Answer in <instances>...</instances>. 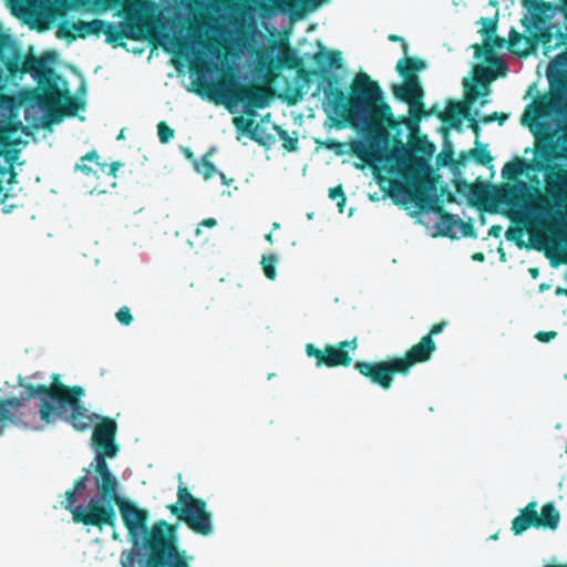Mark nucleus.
<instances>
[{
    "instance_id": "nucleus-1",
    "label": "nucleus",
    "mask_w": 567,
    "mask_h": 567,
    "mask_svg": "<svg viewBox=\"0 0 567 567\" xmlns=\"http://www.w3.org/2000/svg\"><path fill=\"white\" fill-rule=\"evenodd\" d=\"M322 110L330 126L342 130L351 126L359 138L350 142L351 152L368 165L380 164L391 173L406 169L412 159L410 147L401 145L386 152L389 133L371 118V103L383 97V91L365 72H359L352 83V95L348 99L334 89L331 81L323 87Z\"/></svg>"
},
{
    "instance_id": "nucleus-2",
    "label": "nucleus",
    "mask_w": 567,
    "mask_h": 567,
    "mask_svg": "<svg viewBox=\"0 0 567 567\" xmlns=\"http://www.w3.org/2000/svg\"><path fill=\"white\" fill-rule=\"evenodd\" d=\"M84 396L82 386L63 384L60 374H52L49 385L38 384V431H45L59 421H64L78 432L92 430L90 446L93 458L100 455L104 461L114 460L121 452L116 440L117 423L114 419L91 412L82 401Z\"/></svg>"
},
{
    "instance_id": "nucleus-3",
    "label": "nucleus",
    "mask_w": 567,
    "mask_h": 567,
    "mask_svg": "<svg viewBox=\"0 0 567 567\" xmlns=\"http://www.w3.org/2000/svg\"><path fill=\"white\" fill-rule=\"evenodd\" d=\"M121 488L122 484L107 461L99 455L83 468V475L74 481L73 488L65 493L63 505L76 523L100 529L114 527L117 520L115 503L123 497Z\"/></svg>"
},
{
    "instance_id": "nucleus-4",
    "label": "nucleus",
    "mask_w": 567,
    "mask_h": 567,
    "mask_svg": "<svg viewBox=\"0 0 567 567\" xmlns=\"http://www.w3.org/2000/svg\"><path fill=\"white\" fill-rule=\"evenodd\" d=\"M60 54L49 51L38 56V132L44 131L43 138L53 133V126L61 124L66 117L84 116L78 112L85 111L86 82L81 75V86L75 95L70 84L59 73Z\"/></svg>"
},
{
    "instance_id": "nucleus-5",
    "label": "nucleus",
    "mask_w": 567,
    "mask_h": 567,
    "mask_svg": "<svg viewBox=\"0 0 567 567\" xmlns=\"http://www.w3.org/2000/svg\"><path fill=\"white\" fill-rule=\"evenodd\" d=\"M549 86L551 95L539 96L527 105L522 116V123L528 126L538 140L537 151L528 168L546 176L556 173L563 162L558 153L560 138L554 141L547 140V136L560 132L567 120V105H558L560 95L550 84ZM560 150L567 151L564 145Z\"/></svg>"
},
{
    "instance_id": "nucleus-6",
    "label": "nucleus",
    "mask_w": 567,
    "mask_h": 567,
    "mask_svg": "<svg viewBox=\"0 0 567 567\" xmlns=\"http://www.w3.org/2000/svg\"><path fill=\"white\" fill-rule=\"evenodd\" d=\"M233 24L225 25L224 38L228 47L239 55L254 59L257 64L252 70V79L267 81L274 70L281 69L282 59L275 48L268 51H260L257 39L262 34L257 29L259 17L258 7L252 3H245L234 9L230 13Z\"/></svg>"
},
{
    "instance_id": "nucleus-7",
    "label": "nucleus",
    "mask_w": 567,
    "mask_h": 567,
    "mask_svg": "<svg viewBox=\"0 0 567 567\" xmlns=\"http://www.w3.org/2000/svg\"><path fill=\"white\" fill-rule=\"evenodd\" d=\"M496 78L497 74L493 68L477 64L474 68L473 75L464 78L463 80L466 102L449 104L441 113V120L449 123L451 127L457 128L462 123V117H465L470 122V125L474 130L476 136L480 135L477 122L488 124L499 120V123L503 124L507 118L506 115L494 112L489 116L481 117L480 110H473L470 106V104H474L476 102L480 103V106H485L491 102L488 99L491 93L488 84Z\"/></svg>"
},
{
    "instance_id": "nucleus-8",
    "label": "nucleus",
    "mask_w": 567,
    "mask_h": 567,
    "mask_svg": "<svg viewBox=\"0 0 567 567\" xmlns=\"http://www.w3.org/2000/svg\"><path fill=\"white\" fill-rule=\"evenodd\" d=\"M194 557L179 546L177 528L166 520H159L152 527L147 551L142 556L122 554L123 567H190Z\"/></svg>"
},
{
    "instance_id": "nucleus-9",
    "label": "nucleus",
    "mask_w": 567,
    "mask_h": 567,
    "mask_svg": "<svg viewBox=\"0 0 567 567\" xmlns=\"http://www.w3.org/2000/svg\"><path fill=\"white\" fill-rule=\"evenodd\" d=\"M498 12L495 18H481L478 23L482 25L481 33L483 38V44L485 50L477 44L472 45L474 49V58L476 60H483L486 63L492 64L495 73L501 76L505 75L507 71L506 63L495 55L496 51L508 49L513 52H523L529 49L528 40L517 32L514 28L509 31V39L499 38L495 34L497 28Z\"/></svg>"
},
{
    "instance_id": "nucleus-10",
    "label": "nucleus",
    "mask_w": 567,
    "mask_h": 567,
    "mask_svg": "<svg viewBox=\"0 0 567 567\" xmlns=\"http://www.w3.org/2000/svg\"><path fill=\"white\" fill-rule=\"evenodd\" d=\"M168 508L196 535L209 537L215 533L213 514L208 509L207 502L193 496L186 487L178 486L177 501Z\"/></svg>"
},
{
    "instance_id": "nucleus-11",
    "label": "nucleus",
    "mask_w": 567,
    "mask_h": 567,
    "mask_svg": "<svg viewBox=\"0 0 567 567\" xmlns=\"http://www.w3.org/2000/svg\"><path fill=\"white\" fill-rule=\"evenodd\" d=\"M115 505L118 507L123 525L127 529L128 539L132 543V549L127 555H134V558L142 556L143 551H147L152 534V529H148V512L126 497L118 499ZM123 554L125 557L126 553Z\"/></svg>"
},
{
    "instance_id": "nucleus-12",
    "label": "nucleus",
    "mask_w": 567,
    "mask_h": 567,
    "mask_svg": "<svg viewBox=\"0 0 567 567\" xmlns=\"http://www.w3.org/2000/svg\"><path fill=\"white\" fill-rule=\"evenodd\" d=\"M183 38L189 40V48L186 51H183L181 40L169 33H162L159 35V43L168 52L174 54H185L190 62L199 63L204 60H208L215 68L218 66L221 52L216 44L202 40L199 34L190 35L186 33Z\"/></svg>"
},
{
    "instance_id": "nucleus-13",
    "label": "nucleus",
    "mask_w": 567,
    "mask_h": 567,
    "mask_svg": "<svg viewBox=\"0 0 567 567\" xmlns=\"http://www.w3.org/2000/svg\"><path fill=\"white\" fill-rule=\"evenodd\" d=\"M215 79L216 73L213 69L207 66L198 69L195 73V81L212 90L209 93L197 90L196 93L202 97H207L209 101L226 105L230 113H235L234 107L239 104L241 99L235 92L233 83L215 81Z\"/></svg>"
},
{
    "instance_id": "nucleus-14",
    "label": "nucleus",
    "mask_w": 567,
    "mask_h": 567,
    "mask_svg": "<svg viewBox=\"0 0 567 567\" xmlns=\"http://www.w3.org/2000/svg\"><path fill=\"white\" fill-rule=\"evenodd\" d=\"M354 369L372 384L380 386L384 391H389L394 382L396 373L403 374L405 364L392 358L384 361H357Z\"/></svg>"
},
{
    "instance_id": "nucleus-15",
    "label": "nucleus",
    "mask_w": 567,
    "mask_h": 567,
    "mask_svg": "<svg viewBox=\"0 0 567 567\" xmlns=\"http://www.w3.org/2000/svg\"><path fill=\"white\" fill-rule=\"evenodd\" d=\"M523 6L527 13L522 19V23L525 31L529 33H532V30H543L544 27L549 24L548 20L555 18L558 12L566 18L559 4L545 2L544 0H523Z\"/></svg>"
},
{
    "instance_id": "nucleus-16",
    "label": "nucleus",
    "mask_w": 567,
    "mask_h": 567,
    "mask_svg": "<svg viewBox=\"0 0 567 567\" xmlns=\"http://www.w3.org/2000/svg\"><path fill=\"white\" fill-rule=\"evenodd\" d=\"M394 95L409 103L410 113L413 117H419L423 112V89L417 76L409 78L403 84L393 85Z\"/></svg>"
},
{
    "instance_id": "nucleus-17",
    "label": "nucleus",
    "mask_w": 567,
    "mask_h": 567,
    "mask_svg": "<svg viewBox=\"0 0 567 567\" xmlns=\"http://www.w3.org/2000/svg\"><path fill=\"white\" fill-rule=\"evenodd\" d=\"M33 398H35V385L28 384L19 396L0 399V434L8 422L14 421L20 410Z\"/></svg>"
},
{
    "instance_id": "nucleus-18",
    "label": "nucleus",
    "mask_w": 567,
    "mask_h": 567,
    "mask_svg": "<svg viewBox=\"0 0 567 567\" xmlns=\"http://www.w3.org/2000/svg\"><path fill=\"white\" fill-rule=\"evenodd\" d=\"M548 83L559 93L558 105H567V52L549 62L546 71Z\"/></svg>"
},
{
    "instance_id": "nucleus-19",
    "label": "nucleus",
    "mask_w": 567,
    "mask_h": 567,
    "mask_svg": "<svg viewBox=\"0 0 567 567\" xmlns=\"http://www.w3.org/2000/svg\"><path fill=\"white\" fill-rule=\"evenodd\" d=\"M436 351V343L434 342L431 336H424L419 343L414 344L403 358H396L398 361H401L405 364V370H403V375H408L411 371V368L419 362L429 361L433 353Z\"/></svg>"
},
{
    "instance_id": "nucleus-20",
    "label": "nucleus",
    "mask_w": 567,
    "mask_h": 567,
    "mask_svg": "<svg viewBox=\"0 0 567 567\" xmlns=\"http://www.w3.org/2000/svg\"><path fill=\"white\" fill-rule=\"evenodd\" d=\"M440 235L450 238L471 237L476 238V231L472 223L464 221L456 215H446L437 224Z\"/></svg>"
},
{
    "instance_id": "nucleus-21",
    "label": "nucleus",
    "mask_w": 567,
    "mask_h": 567,
    "mask_svg": "<svg viewBox=\"0 0 567 567\" xmlns=\"http://www.w3.org/2000/svg\"><path fill=\"white\" fill-rule=\"evenodd\" d=\"M530 34L535 35L542 43L545 54L567 44V27L548 24L543 30H532Z\"/></svg>"
},
{
    "instance_id": "nucleus-22",
    "label": "nucleus",
    "mask_w": 567,
    "mask_h": 567,
    "mask_svg": "<svg viewBox=\"0 0 567 567\" xmlns=\"http://www.w3.org/2000/svg\"><path fill=\"white\" fill-rule=\"evenodd\" d=\"M546 177V192L553 198L557 212L567 209V171L560 169Z\"/></svg>"
},
{
    "instance_id": "nucleus-23",
    "label": "nucleus",
    "mask_w": 567,
    "mask_h": 567,
    "mask_svg": "<svg viewBox=\"0 0 567 567\" xmlns=\"http://www.w3.org/2000/svg\"><path fill=\"white\" fill-rule=\"evenodd\" d=\"M358 348V339L353 338L352 340H346L338 343L337 347L326 346V365L328 368L334 367H350L352 363V358L349 355L348 351L354 352Z\"/></svg>"
},
{
    "instance_id": "nucleus-24",
    "label": "nucleus",
    "mask_w": 567,
    "mask_h": 567,
    "mask_svg": "<svg viewBox=\"0 0 567 567\" xmlns=\"http://www.w3.org/2000/svg\"><path fill=\"white\" fill-rule=\"evenodd\" d=\"M538 503L529 502L512 522V530L515 535H522L530 527L542 526V519L537 513Z\"/></svg>"
},
{
    "instance_id": "nucleus-25",
    "label": "nucleus",
    "mask_w": 567,
    "mask_h": 567,
    "mask_svg": "<svg viewBox=\"0 0 567 567\" xmlns=\"http://www.w3.org/2000/svg\"><path fill=\"white\" fill-rule=\"evenodd\" d=\"M415 198L420 203L421 208L431 212L440 202L436 186L433 181L425 179L424 182L415 181Z\"/></svg>"
},
{
    "instance_id": "nucleus-26",
    "label": "nucleus",
    "mask_w": 567,
    "mask_h": 567,
    "mask_svg": "<svg viewBox=\"0 0 567 567\" xmlns=\"http://www.w3.org/2000/svg\"><path fill=\"white\" fill-rule=\"evenodd\" d=\"M105 41L114 47L123 45L124 39H137L138 31L131 22L120 21L118 23L111 22V28L106 29Z\"/></svg>"
},
{
    "instance_id": "nucleus-27",
    "label": "nucleus",
    "mask_w": 567,
    "mask_h": 567,
    "mask_svg": "<svg viewBox=\"0 0 567 567\" xmlns=\"http://www.w3.org/2000/svg\"><path fill=\"white\" fill-rule=\"evenodd\" d=\"M502 203L508 207H512V215L515 218L534 217L543 220L547 218L548 213L536 208L535 204L530 200L519 202L513 198L502 199Z\"/></svg>"
},
{
    "instance_id": "nucleus-28",
    "label": "nucleus",
    "mask_w": 567,
    "mask_h": 567,
    "mask_svg": "<svg viewBox=\"0 0 567 567\" xmlns=\"http://www.w3.org/2000/svg\"><path fill=\"white\" fill-rule=\"evenodd\" d=\"M11 13L35 30V0H7Z\"/></svg>"
},
{
    "instance_id": "nucleus-29",
    "label": "nucleus",
    "mask_w": 567,
    "mask_h": 567,
    "mask_svg": "<svg viewBox=\"0 0 567 567\" xmlns=\"http://www.w3.org/2000/svg\"><path fill=\"white\" fill-rule=\"evenodd\" d=\"M244 103L243 112L250 116H256L257 112L255 109H266L270 104L269 97L259 90L246 89L243 92Z\"/></svg>"
},
{
    "instance_id": "nucleus-30",
    "label": "nucleus",
    "mask_w": 567,
    "mask_h": 567,
    "mask_svg": "<svg viewBox=\"0 0 567 567\" xmlns=\"http://www.w3.org/2000/svg\"><path fill=\"white\" fill-rule=\"evenodd\" d=\"M409 147L412 152V159L417 168L423 173H429L431 171L430 158L436 150L435 145L429 142H421Z\"/></svg>"
},
{
    "instance_id": "nucleus-31",
    "label": "nucleus",
    "mask_w": 567,
    "mask_h": 567,
    "mask_svg": "<svg viewBox=\"0 0 567 567\" xmlns=\"http://www.w3.org/2000/svg\"><path fill=\"white\" fill-rule=\"evenodd\" d=\"M55 4L62 10L86 9L101 12L106 9L107 0H55Z\"/></svg>"
},
{
    "instance_id": "nucleus-32",
    "label": "nucleus",
    "mask_w": 567,
    "mask_h": 567,
    "mask_svg": "<svg viewBox=\"0 0 567 567\" xmlns=\"http://www.w3.org/2000/svg\"><path fill=\"white\" fill-rule=\"evenodd\" d=\"M210 152L203 156L200 159L194 162L195 171L200 174L205 179L212 178L214 175H218L224 185L229 186L233 179H228L223 172H219L217 167L208 159Z\"/></svg>"
},
{
    "instance_id": "nucleus-33",
    "label": "nucleus",
    "mask_w": 567,
    "mask_h": 567,
    "mask_svg": "<svg viewBox=\"0 0 567 567\" xmlns=\"http://www.w3.org/2000/svg\"><path fill=\"white\" fill-rule=\"evenodd\" d=\"M99 159V153L93 150L80 158V161L74 166V171L81 172L84 175H90L92 173H95V171L92 167V164H95L104 173L107 164L100 163Z\"/></svg>"
},
{
    "instance_id": "nucleus-34",
    "label": "nucleus",
    "mask_w": 567,
    "mask_h": 567,
    "mask_svg": "<svg viewBox=\"0 0 567 567\" xmlns=\"http://www.w3.org/2000/svg\"><path fill=\"white\" fill-rule=\"evenodd\" d=\"M111 28V22H106L100 19H94L89 22L78 21L76 22V32L81 37H86L91 34H100L103 33L106 35V29Z\"/></svg>"
},
{
    "instance_id": "nucleus-35",
    "label": "nucleus",
    "mask_w": 567,
    "mask_h": 567,
    "mask_svg": "<svg viewBox=\"0 0 567 567\" xmlns=\"http://www.w3.org/2000/svg\"><path fill=\"white\" fill-rule=\"evenodd\" d=\"M279 256L275 252L264 254L260 258L259 265L262 270L264 276L269 281H276L278 279V264Z\"/></svg>"
},
{
    "instance_id": "nucleus-36",
    "label": "nucleus",
    "mask_w": 567,
    "mask_h": 567,
    "mask_svg": "<svg viewBox=\"0 0 567 567\" xmlns=\"http://www.w3.org/2000/svg\"><path fill=\"white\" fill-rule=\"evenodd\" d=\"M426 68V64L417 58H404L401 59L396 64V71L400 75L408 81L409 78H413L410 71H422Z\"/></svg>"
},
{
    "instance_id": "nucleus-37",
    "label": "nucleus",
    "mask_w": 567,
    "mask_h": 567,
    "mask_svg": "<svg viewBox=\"0 0 567 567\" xmlns=\"http://www.w3.org/2000/svg\"><path fill=\"white\" fill-rule=\"evenodd\" d=\"M532 193V186L524 181H518L513 185H507V188L504 190L502 195V199L513 198L516 199L522 196H529Z\"/></svg>"
},
{
    "instance_id": "nucleus-38",
    "label": "nucleus",
    "mask_w": 567,
    "mask_h": 567,
    "mask_svg": "<svg viewBox=\"0 0 567 567\" xmlns=\"http://www.w3.org/2000/svg\"><path fill=\"white\" fill-rule=\"evenodd\" d=\"M539 517L542 519V525L551 529L557 528L560 520V515L551 503L545 504L543 506L542 515Z\"/></svg>"
},
{
    "instance_id": "nucleus-39",
    "label": "nucleus",
    "mask_w": 567,
    "mask_h": 567,
    "mask_svg": "<svg viewBox=\"0 0 567 567\" xmlns=\"http://www.w3.org/2000/svg\"><path fill=\"white\" fill-rule=\"evenodd\" d=\"M529 166L526 165L525 161L508 162L502 168V176L506 179H515L518 175L525 173Z\"/></svg>"
},
{
    "instance_id": "nucleus-40",
    "label": "nucleus",
    "mask_w": 567,
    "mask_h": 567,
    "mask_svg": "<svg viewBox=\"0 0 567 567\" xmlns=\"http://www.w3.org/2000/svg\"><path fill=\"white\" fill-rule=\"evenodd\" d=\"M383 100L384 96L381 100L371 103V118L374 120L372 114H375L382 120L391 122L393 116L391 106Z\"/></svg>"
},
{
    "instance_id": "nucleus-41",
    "label": "nucleus",
    "mask_w": 567,
    "mask_h": 567,
    "mask_svg": "<svg viewBox=\"0 0 567 567\" xmlns=\"http://www.w3.org/2000/svg\"><path fill=\"white\" fill-rule=\"evenodd\" d=\"M74 32H76V22L65 19L59 21L56 29V37L59 39H64L68 40V42H72L74 39Z\"/></svg>"
},
{
    "instance_id": "nucleus-42",
    "label": "nucleus",
    "mask_w": 567,
    "mask_h": 567,
    "mask_svg": "<svg viewBox=\"0 0 567 567\" xmlns=\"http://www.w3.org/2000/svg\"><path fill=\"white\" fill-rule=\"evenodd\" d=\"M305 352L308 358L316 359V368L320 369L322 365H326V349L320 350L313 343H307Z\"/></svg>"
},
{
    "instance_id": "nucleus-43",
    "label": "nucleus",
    "mask_w": 567,
    "mask_h": 567,
    "mask_svg": "<svg viewBox=\"0 0 567 567\" xmlns=\"http://www.w3.org/2000/svg\"><path fill=\"white\" fill-rule=\"evenodd\" d=\"M329 197L337 202L339 213H343L347 204V197L341 185L329 189Z\"/></svg>"
},
{
    "instance_id": "nucleus-44",
    "label": "nucleus",
    "mask_w": 567,
    "mask_h": 567,
    "mask_svg": "<svg viewBox=\"0 0 567 567\" xmlns=\"http://www.w3.org/2000/svg\"><path fill=\"white\" fill-rule=\"evenodd\" d=\"M473 158L482 165H486L493 161L487 145H480L473 150Z\"/></svg>"
},
{
    "instance_id": "nucleus-45",
    "label": "nucleus",
    "mask_w": 567,
    "mask_h": 567,
    "mask_svg": "<svg viewBox=\"0 0 567 567\" xmlns=\"http://www.w3.org/2000/svg\"><path fill=\"white\" fill-rule=\"evenodd\" d=\"M266 130L260 124H255L252 121L248 124V136L260 144H265Z\"/></svg>"
},
{
    "instance_id": "nucleus-46",
    "label": "nucleus",
    "mask_w": 567,
    "mask_h": 567,
    "mask_svg": "<svg viewBox=\"0 0 567 567\" xmlns=\"http://www.w3.org/2000/svg\"><path fill=\"white\" fill-rule=\"evenodd\" d=\"M274 128L277 131L279 138L284 141V147L288 151H296L298 148V140L290 137L288 132L281 127L275 125Z\"/></svg>"
},
{
    "instance_id": "nucleus-47",
    "label": "nucleus",
    "mask_w": 567,
    "mask_h": 567,
    "mask_svg": "<svg viewBox=\"0 0 567 567\" xmlns=\"http://www.w3.org/2000/svg\"><path fill=\"white\" fill-rule=\"evenodd\" d=\"M116 320L124 327H128L133 323L134 317L128 307L123 306L115 312Z\"/></svg>"
},
{
    "instance_id": "nucleus-48",
    "label": "nucleus",
    "mask_w": 567,
    "mask_h": 567,
    "mask_svg": "<svg viewBox=\"0 0 567 567\" xmlns=\"http://www.w3.org/2000/svg\"><path fill=\"white\" fill-rule=\"evenodd\" d=\"M158 138L163 144L171 142L175 135L173 128H171L165 122H159L157 125Z\"/></svg>"
},
{
    "instance_id": "nucleus-49",
    "label": "nucleus",
    "mask_w": 567,
    "mask_h": 567,
    "mask_svg": "<svg viewBox=\"0 0 567 567\" xmlns=\"http://www.w3.org/2000/svg\"><path fill=\"white\" fill-rule=\"evenodd\" d=\"M328 61L329 68H340L342 62V53L340 51H332L324 55Z\"/></svg>"
},
{
    "instance_id": "nucleus-50",
    "label": "nucleus",
    "mask_w": 567,
    "mask_h": 567,
    "mask_svg": "<svg viewBox=\"0 0 567 567\" xmlns=\"http://www.w3.org/2000/svg\"><path fill=\"white\" fill-rule=\"evenodd\" d=\"M44 9V0H38V31H41L42 29H45L44 24V18L45 13L43 11Z\"/></svg>"
},
{
    "instance_id": "nucleus-51",
    "label": "nucleus",
    "mask_w": 567,
    "mask_h": 567,
    "mask_svg": "<svg viewBox=\"0 0 567 567\" xmlns=\"http://www.w3.org/2000/svg\"><path fill=\"white\" fill-rule=\"evenodd\" d=\"M557 337L556 331H539L535 338L540 342H550Z\"/></svg>"
},
{
    "instance_id": "nucleus-52",
    "label": "nucleus",
    "mask_w": 567,
    "mask_h": 567,
    "mask_svg": "<svg viewBox=\"0 0 567 567\" xmlns=\"http://www.w3.org/2000/svg\"><path fill=\"white\" fill-rule=\"evenodd\" d=\"M127 16L130 20L135 21L137 23H142L144 21L141 11L135 7L130 8Z\"/></svg>"
},
{
    "instance_id": "nucleus-53",
    "label": "nucleus",
    "mask_w": 567,
    "mask_h": 567,
    "mask_svg": "<svg viewBox=\"0 0 567 567\" xmlns=\"http://www.w3.org/2000/svg\"><path fill=\"white\" fill-rule=\"evenodd\" d=\"M122 166H123V164H122V163H120V162H114V163H112L111 165H107V166H106V168H105V171L107 169V174H109L110 176L116 177V173H117V171H118Z\"/></svg>"
},
{
    "instance_id": "nucleus-54",
    "label": "nucleus",
    "mask_w": 567,
    "mask_h": 567,
    "mask_svg": "<svg viewBox=\"0 0 567 567\" xmlns=\"http://www.w3.org/2000/svg\"><path fill=\"white\" fill-rule=\"evenodd\" d=\"M445 326H446V322H440L437 324H434L426 336H431V338H433V336L443 332Z\"/></svg>"
},
{
    "instance_id": "nucleus-55",
    "label": "nucleus",
    "mask_w": 567,
    "mask_h": 567,
    "mask_svg": "<svg viewBox=\"0 0 567 567\" xmlns=\"http://www.w3.org/2000/svg\"><path fill=\"white\" fill-rule=\"evenodd\" d=\"M502 233H503V227L498 226V225L492 226L488 230V235L492 237H495V238L501 237Z\"/></svg>"
},
{
    "instance_id": "nucleus-56",
    "label": "nucleus",
    "mask_w": 567,
    "mask_h": 567,
    "mask_svg": "<svg viewBox=\"0 0 567 567\" xmlns=\"http://www.w3.org/2000/svg\"><path fill=\"white\" fill-rule=\"evenodd\" d=\"M217 225V220L215 218H206L199 223V227L214 228Z\"/></svg>"
},
{
    "instance_id": "nucleus-57",
    "label": "nucleus",
    "mask_w": 567,
    "mask_h": 567,
    "mask_svg": "<svg viewBox=\"0 0 567 567\" xmlns=\"http://www.w3.org/2000/svg\"><path fill=\"white\" fill-rule=\"evenodd\" d=\"M389 40L393 41V42H398V41L402 42V48H403L404 54H408V44L404 42L403 38H401L399 35H394V34H390Z\"/></svg>"
},
{
    "instance_id": "nucleus-58",
    "label": "nucleus",
    "mask_w": 567,
    "mask_h": 567,
    "mask_svg": "<svg viewBox=\"0 0 567 567\" xmlns=\"http://www.w3.org/2000/svg\"><path fill=\"white\" fill-rule=\"evenodd\" d=\"M520 236H522V230L520 229H509L506 233V237L509 240H514L516 237H520Z\"/></svg>"
},
{
    "instance_id": "nucleus-59",
    "label": "nucleus",
    "mask_w": 567,
    "mask_h": 567,
    "mask_svg": "<svg viewBox=\"0 0 567 567\" xmlns=\"http://www.w3.org/2000/svg\"><path fill=\"white\" fill-rule=\"evenodd\" d=\"M473 260L475 261H480V262H483L485 260V256L483 252H475L473 256H472Z\"/></svg>"
},
{
    "instance_id": "nucleus-60",
    "label": "nucleus",
    "mask_w": 567,
    "mask_h": 567,
    "mask_svg": "<svg viewBox=\"0 0 567 567\" xmlns=\"http://www.w3.org/2000/svg\"><path fill=\"white\" fill-rule=\"evenodd\" d=\"M20 131H24V126H23V124H22V123H21V128H19V131H17V132L14 133V137H16V138H18V140H20V143H18V144L16 145V148H17V150H19V151H20V148H19L18 146H19L20 144L25 145V142H22V140L18 136V133H19Z\"/></svg>"
},
{
    "instance_id": "nucleus-61",
    "label": "nucleus",
    "mask_w": 567,
    "mask_h": 567,
    "mask_svg": "<svg viewBox=\"0 0 567 567\" xmlns=\"http://www.w3.org/2000/svg\"><path fill=\"white\" fill-rule=\"evenodd\" d=\"M195 1H196V3H198V4H199V6H202V7L210 8V4H209V3H210L213 0H195Z\"/></svg>"
},
{
    "instance_id": "nucleus-62",
    "label": "nucleus",
    "mask_w": 567,
    "mask_h": 567,
    "mask_svg": "<svg viewBox=\"0 0 567 567\" xmlns=\"http://www.w3.org/2000/svg\"><path fill=\"white\" fill-rule=\"evenodd\" d=\"M528 272L534 279H537L539 276V270L537 268H529Z\"/></svg>"
},
{
    "instance_id": "nucleus-63",
    "label": "nucleus",
    "mask_w": 567,
    "mask_h": 567,
    "mask_svg": "<svg viewBox=\"0 0 567 567\" xmlns=\"http://www.w3.org/2000/svg\"><path fill=\"white\" fill-rule=\"evenodd\" d=\"M183 153H184V155H185L187 158H190V159L193 158V153H192V151H190L189 148H184V150H183Z\"/></svg>"
},
{
    "instance_id": "nucleus-64",
    "label": "nucleus",
    "mask_w": 567,
    "mask_h": 567,
    "mask_svg": "<svg viewBox=\"0 0 567 567\" xmlns=\"http://www.w3.org/2000/svg\"><path fill=\"white\" fill-rule=\"evenodd\" d=\"M265 239H266L269 244H271V245L274 244V237H272V234H267V235L265 236Z\"/></svg>"
}]
</instances>
